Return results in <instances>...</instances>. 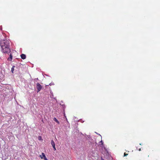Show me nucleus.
Here are the masks:
<instances>
[{
	"label": "nucleus",
	"mask_w": 160,
	"mask_h": 160,
	"mask_svg": "<svg viewBox=\"0 0 160 160\" xmlns=\"http://www.w3.org/2000/svg\"><path fill=\"white\" fill-rule=\"evenodd\" d=\"M53 148L54 149V151H55L56 150V148H55V146H54V147H53Z\"/></svg>",
	"instance_id": "obj_13"
},
{
	"label": "nucleus",
	"mask_w": 160,
	"mask_h": 160,
	"mask_svg": "<svg viewBox=\"0 0 160 160\" xmlns=\"http://www.w3.org/2000/svg\"><path fill=\"white\" fill-rule=\"evenodd\" d=\"M42 155H40V157L41 158V159H43L44 158V157L43 156L45 155L43 152H42Z\"/></svg>",
	"instance_id": "obj_7"
},
{
	"label": "nucleus",
	"mask_w": 160,
	"mask_h": 160,
	"mask_svg": "<svg viewBox=\"0 0 160 160\" xmlns=\"http://www.w3.org/2000/svg\"><path fill=\"white\" fill-rule=\"evenodd\" d=\"M36 88L38 90L37 92H38L41 90L42 87L39 83H37L36 85Z\"/></svg>",
	"instance_id": "obj_3"
},
{
	"label": "nucleus",
	"mask_w": 160,
	"mask_h": 160,
	"mask_svg": "<svg viewBox=\"0 0 160 160\" xmlns=\"http://www.w3.org/2000/svg\"><path fill=\"white\" fill-rule=\"evenodd\" d=\"M53 119L54 121L57 122L58 124H59V121H58V120L57 119V118H54Z\"/></svg>",
	"instance_id": "obj_8"
},
{
	"label": "nucleus",
	"mask_w": 160,
	"mask_h": 160,
	"mask_svg": "<svg viewBox=\"0 0 160 160\" xmlns=\"http://www.w3.org/2000/svg\"><path fill=\"white\" fill-rule=\"evenodd\" d=\"M38 139L39 140H41L42 139V137L41 136H39L38 138Z\"/></svg>",
	"instance_id": "obj_11"
},
{
	"label": "nucleus",
	"mask_w": 160,
	"mask_h": 160,
	"mask_svg": "<svg viewBox=\"0 0 160 160\" xmlns=\"http://www.w3.org/2000/svg\"><path fill=\"white\" fill-rule=\"evenodd\" d=\"M21 58L23 59H25L26 58V55L23 54H21Z\"/></svg>",
	"instance_id": "obj_5"
},
{
	"label": "nucleus",
	"mask_w": 160,
	"mask_h": 160,
	"mask_svg": "<svg viewBox=\"0 0 160 160\" xmlns=\"http://www.w3.org/2000/svg\"><path fill=\"white\" fill-rule=\"evenodd\" d=\"M43 156L44 157L43 158L44 160H48L47 158L46 157L45 155H44Z\"/></svg>",
	"instance_id": "obj_12"
},
{
	"label": "nucleus",
	"mask_w": 160,
	"mask_h": 160,
	"mask_svg": "<svg viewBox=\"0 0 160 160\" xmlns=\"http://www.w3.org/2000/svg\"><path fill=\"white\" fill-rule=\"evenodd\" d=\"M15 67L14 66H13L12 68H11V72L12 73H13V71H14V68Z\"/></svg>",
	"instance_id": "obj_9"
},
{
	"label": "nucleus",
	"mask_w": 160,
	"mask_h": 160,
	"mask_svg": "<svg viewBox=\"0 0 160 160\" xmlns=\"http://www.w3.org/2000/svg\"><path fill=\"white\" fill-rule=\"evenodd\" d=\"M12 58V54L10 53V54L9 57L8 58V60L10 61H11Z\"/></svg>",
	"instance_id": "obj_4"
},
{
	"label": "nucleus",
	"mask_w": 160,
	"mask_h": 160,
	"mask_svg": "<svg viewBox=\"0 0 160 160\" xmlns=\"http://www.w3.org/2000/svg\"><path fill=\"white\" fill-rule=\"evenodd\" d=\"M51 144L52 147H54V146H55V143H54V141L52 140H51Z\"/></svg>",
	"instance_id": "obj_6"
},
{
	"label": "nucleus",
	"mask_w": 160,
	"mask_h": 160,
	"mask_svg": "<svg viewBox=\"0 0 160 160\" xmlns=\"http://www.w3.org/2000/svg\"><path fill=\"white\" fill-rule=\"evenodd\" d=\"M100 143H101V144H100V145H101L102 146H101L102 147L103 145V143L102 140H101V141L100 142Z\"/></svg>",
	"instance_id": "obj_10"
},
{
	"label": "nucleus",
	"mask_w": 160,
	"mask_h": 160,
	"mask_svg": "<svg viewBox=\"0 0 160 160\" xmlns=\"http://www.w3.org/2000/svg\"><path fill=\"white\" fill-rule=\"evenodd\" d=\"M9 41L7 40H3L0 42V45L1 47L9 46Z\"/></svg>",
	"instance_id": "obj_1"
},
{
	"label": "nucleus",
	"mask_w": 160,
	"mask_h": 160,
	"mask_svg": "<svg viewBox=\"0 0 160 160\" xmlns=\"http://www.w3.org/2000/svg\"><path fill=\"white\" fill-rule=\"evenodd\" d=\"M2 51L3 53H8L10 52V50L9 46H5L1 47Z\"/></svg>",
	"instance_id": "obj_2"
}]
</instances>
